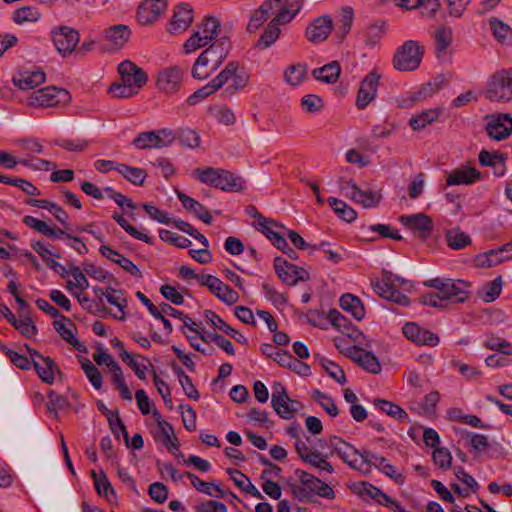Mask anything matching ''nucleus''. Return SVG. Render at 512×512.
<instances>
[{
    "instance_id": "f8f14e48",
    "label": "nucleus",
    "mask_w": 512,
    "mask_h": 512,
    "mask_svg": "<svg viewBox=\"0 0 512 512\" xmlns=\"http://www.w3.org/2000/svg\"><path fill=\"white\" fill-rule=\"evenodd\" d=\"M201 285L207 287L211 293L227 305H232L239 300L238 293L216 276L204 275L201 277Z\"/></svg>"
},
{
    "instance_id": "412c9836",
    "label": "nucleus",
    "mask_w": 512,
    "mask_h": 512,
    "mask_svg": "<svg viewBox=\"0 0 512 512\" xmlns=\"http://www.w3.org/2000/svg\"><path fill=\"white\" fill-rule=\"evenodd\" d=\"M442 86L443 80L434 79L433 81H429L421 85L418 90L411 92L409 96L401 102L400 106L409 108L418 102L425 101L440 91Z\"/></svg>"
},
{
    "instance_id": "ea45409f",
    "label": "nucleus",
    "mask_w": 512,
    "mask_h": 512,
    "mask_svg": "<svg viewBox=\"0 0 512 512\" xmlns=\"http://www.w3.org/2000/svg\"><path fill=\"white\" fill-rule=\"evenodd\" d=\"M341 308L350 313L357 321H361L365 317V309L361 300L352 295L344 294L340 297Z\"/></svg>"
},
{
    "instance_id": "603ef678",
    "label": "nucleus",
    "mask_w": 512,
    "mask_h": 512,
    "mask_svg": "<svg viewBox=\"0 0 512 512\" xmlns=\"http://www.w3.org/2000/svg\"><path fill=\"white\" fill-rule=\"evenodd\" d=\"M91 476L94 480L95 489L100 496H105L109 501L111 500L109 495L116 498L114 488L103 471H101L99 477L95 471H92Z\"/></svg>"
},
{
    "instance_id": "f03ea898",
    "label": "nucleus",
    "mask_w": 512,
    "mask_h": 512,
    "mask_svg": "<svg viewBox=\"0 0 512 512\" xmlns=\"http://www.w3.org/2000/svg\"><path fill=\"white\" fill-rule=\"evenodd\" d=\"M192 175L200 182L222 191L240 192L244 189V179L225 169L213 167L196 168L193 170Z\"/></svg>"
},
{
    "instance_id": "e433bc0d",
    "label": "nucleus",
    "mask_w": 512,
    "mask_h": 512,
    "mask_svg": "<svg viewBox=\"0 0 512 512\" xmlns=\"http://www.w3.org/2000/svg\"><path fill=\"white\" fill-rule=\"evenodd\" d=\"M26 203L32 207L48 210L53 216L59 221L65 228L69 229L70 225L68 222L69 216L66 211L58 204L48 201L30 198Z\"/></svg>"
},
{
    "instance_id": "dca6fc26",
    "label": "nucleus",
    "mask_w": 512,
    "mask_h": 512,
    "mask_svg": "<svg viewBox=\"0 0 512 512\" xmlns=\"http://www.w3.org/2000/svg\"><path fill=\"white\" fill-rule=\"evenodd\" d=\"M345 355L369 373L379 374L381 372L379 359L372 352L352 346L347 349Z\"/></svg>"
},
{
    "instance_id": "b1692460",
    "label": "nucleus",
    "mask_w": 512,
    "mask_h": 512,
    "mask_svg": "<svg viewBox=\"0 0 512 512\" xmlns=\"http://www.w3.org/2000/svg\"><path fill=\"white\" fill-rule=\"evenodd\" d=\"M340 443H343L347 448H349L354 456H359L360 460L358 462L357 470L367 474L370 473L371 466L375 468H379L383 462H385V457L378 455L370 450L359 451L350 443L344 441L343 439H339Z\"/></svg>"
},
{
    "instance_id": "4be33fe9",
    "label": "nucleus",
    "mask_w": 512,
    "mask_h": 512,
    "mask_svg": "<svg viewBox=\"0 0 512 512\" xmlns=\"http://www.w3.org/2000/svg\"><path fill=\"white\" fill-rule=\"evenodd\" d=\"M486 131L490 138L497 141L506 139L512 133V118L509 114H500L491 117L486 125Z\"/></svg>"
},
{
    "instance_id": "473e14b6",
    "label": "nucleus",
    "mask_w": 512,
    "mask_h": 512,
    "mask_svg": "<svg viewBox=\"0 0 512 512\" xmlns=\"http://www.w3.org/2000/svg\"><path fill=\"white\" fill-rule=\"evenodd\" d=\"M176 194L178 200L181 202V204L186 210L193 213L195 217H197L204 223H212V216L210 215L209 211L203 204H201L200 202L196 201L195 199L191 198L190 196L186 195L181 191H177Z\"/></svg>"
},
{
    "instance_id": "de8ad7c7",
    "label": "nucleus",
    "mask_w": 512,
    "mask_h": 512,
    "mask_svg": "<svg viewBox=\"0 0 512 512\" xmlns=\"http://www.w3.org/2000/svg\"><path fill=\"white\" fill-rule=\"evenodd\" d=\"M281 34L280 27H277L274 23L269 22L258 41L255 44V48L260 50L271 47L279 38Z\"/></svg>"
},
{
    "instance_id": "aec40b11",
    "label": "nucleus",
    "mask_w": 512,
    "mask_h": 512,
    "mask_svg": "<svg viewBox=\"0 0 512 512\" xmlns=\"http://www.w3.org/2000/svg\"><path fill=\"white\" fill-rule=\"evenodd\" d=\"M193 22V9L187 3L175 7L174 14L168 25V32L171 34L181 33Z\"/></svg>"
},
{
    "instance_id": "2f4dec72",
    "label": "nucleus",
    "mask_w": 512,
    "mask_h": 512,
    "mask_svg": "<svg viewBox=\"0 0 512 512\" xmlns=\"http://www.w3.org/2000/svg\"><path fill=\"white\" fill-rule=\"evenodd\" d=\"M205 318L215 329L223 331L225 334L231 336L238 343L248 345L247 338L236 329L228 325L219 315L212 310L204 311Z\"/></svg>"
},
{
    "instance_id": "c756f323",
    "label": "nucleus",
    "mask_w": 512,
    "mask_h": 512,
    "mask_svg": "<svg viewBox=\"0 0 512 512\" xmlns=\"http://www.w3.org/2000/svg\"><path fill=\"white\" fill-rule=\"evenodd\" d=\"M328 318L332 326H334L337 330L342 332L344 335L348 336L354 341H357L362 333L355 327L350 320H348L344 315H342L339 311L332 309L328 313Z\"/></svg>"
},
{
    "instance_id": "6e6d98bb",
    "label": "nucleus",
    "mask_w": 512,
    "mask_h": 512,
    "mask_svg": "<svg viewBox=\"0 0 512 512\" xmlns=\"http://www.w3.org/2000/svg\"><path fill=\"white\" fill-rule=\"evenodd\" d=\"M375 405L384 413L400 422H406V420H408V414L400 406L390 401L378 399L375 400Z\"/></svg>"
},
{
    "instance_id": "4c0bfd02",
    "label": "nucleus",
    "mask_w": 512,
    "mask_h": 512,
    "mask_svg": "<svg viewBox=\"0 0 512 512\" xmlns=\"http://www.w3.org/2000/svg\"><path fill=\"white\" fill-rule=\"evenodd\" d=\"M341 74V66L338 61H332L320 68L312 71V75L319 81L325 83H335Z\"/></svg>"
},
{
    "instance_id": "e2e57ef3",
    "label": "nucleus",
    "mask_w": 512,
    "mask_h": 512,
    "mask_svg": "<svg viewBox=\"0 0 512 512\" xmlns=\"http://www.w3.org/2000/svg\"><path fill=\"white\" fill-rule=\"evenodd\" d=\"M219 27L220 23L216 18L206 16L198 26L197 30H200L201 36H203L205 40L211 42V40L216 37Z\"/></svg>"
},
{
    "instance_id": "7c9ffc66",
    "label": "nucleus",
    "mask_w": 512,
    "mask_h": 512,
    "mask_svg": "<svg viewBox=\"0 0 512 512\" xmlns=\"http://www.w3.org/2000/svg\"><path fill=\"white\" fill-rule=\"evenodd\" d=\"M301 9L302 1L295 0L287 4L286 0H280L279 7L274 12L275 16L270 22L274 23L277 27L289 23Z\"/></svg>"
},
{
    "instance_id": "393cba45",
    "label": "nucleus",
    "mask_w": 512,
    "mask_h": 512,
    "mask_svg": "<svg viewBox=\"0 0 512 512\" xmlns=\"http://www.w3.org/2000/svg\"><path fill=\"white\" fill-rule=\"evenodd\" d=\"M256 224L257 229L262 232L276 248L286 247L285 237L274 230V228L286 229L284 225L279 224L273 219L265 218L263 215H259V220Z\"/></svg>"
},
{
    "instance_id": "f704fd0d",
    "label": "nucleus",
    "mask_w": 512,
    "mask_h": 512,
    "mask_svg": "<svg viewBox=\"0 0 512 512\" xmlns=\"http://www.w3.org/2000/svg\"><path fill=\"white\" fill-rule=\"evenodd\" d=\"M22 221L29 228L36 230L38 233L48 238L60 239L64 237L66 239V235L68 234L66 231L62 229H55L49 226L45 221L30 215L24 216Z\"/></svg>"
},
{
    "instance_id": "bb28decb",
    "label": "nucleus",
    "mask_w": 512,
    "mask_h": 512,
    "mask_svg": "<svg viewBox=\"0 0 512 512\" xmlns=\"http://www.w3.org/2000/svg\"><path fill=\"white\" fill-rule=\"evenodd\" d=\"M271 405L277 415L285 420L294 418L302 407L301 402L292 400L289 396L285 399L283 397H276L275 395L271 397Z\"/></svg>"
},
{
    "instance_id": "49530a36",
    "label": "nucleus",
    "mask_w": 512,
    "mask_h": 512,
    "mask_svg": "<svg viewBox=\"0 0 512 512\" xmlns=\"http://www.w3.org/2000/svg\"><path fill=\"white\" fill-rule=\"evenodd\" d=\"M118 173L122 175L128 182L136 186H142L147 178V173L144 169L139 167L129 166L127 164H120Z\"/></svg>"
},
{
    "instance_id": "6e6552de",
    "label": "nucleus",
    "mask_w": 512,
    "mask_h": 512,
    "mask_svg": "<svg viewBox=\"0 0 512 512\" xmlns=\"http://www.w3.org/2000/svg\"><path fill=\"white\" fill-rule=\"evenodd\" d=\"M51 34L56 50L63 57L70 55L80 40L78 31L68 26H59Z\"/></svg>"
},
{
    "instance_id": "774afa93",
    "label": "nucleus",
    "mask_w": 512,
    "mask_h": 512,
    "mask_svg": "<svg viewBox=\"0 0 512 512\" xmlns=\"http://www.w3.org/2000/svg\"><path fill=\"white\" fill-rule=\"evenodd\" d=\"M53 325L55 330L67 343L75 337L76 327L69 318L63 316L61 320L54 321Z\"/></svg>"
},
{
    "instance_id": "3c124183",
    "label": "nucleus",
    "mask_w": 512,
    "mask_h": 512,
    "mask_svg": "<svg viewBox=\"0 0 512 512\" xmlns=\"http://www.w3.org/2000/svg\"><path fill=\"white\" fill-rule=\"evenodd\" d=\"M435 47L437 57L440 58L446 53L452 42V30L448 27H441L435 32Z\"/></svg>"
},
{
    "instance_id": "338daca9",
    "label": "nucleus",
    "mask_w": 512,
    "mask_h": 512,
    "mask_svg": "<svg viewBox=\"0 0 512 512\" xmlns=\"http://www.w3.org/2000/svg\"><path fill=\"white\" fill-rule=\"evenodd\" d=\"M305 74H306V67L304 65L294 64V65L289 66L285 70L284 78L288 84H290L292 86H297L303 81Z\"/></svg>"
},
{
    "instance_id": "5fc2aeb1",
    "label": "nucleus",
    "mask_w": 512,
    "mask_h": 512,
    "mask_svg": "<svg viewBox=\"0 0 512 512\" xmlns=\"http://www.w3.org/2000/svg\"><path fill=\"white\" fill-rule=\"evenodd\" d=\"M81 368L83 369L86 377L89 379L91 385L100 390L102 387L103 377L99 369L87 358L80 359Z\"/></svg>"
},
{
    "instance_id": "72a5a7b5",
    "label": "nucleus",
    "mask_w": 512,
    "mask_h": 512,
    "mask_svg": "<svg viewBox=\"0 0 512 512\" xmlns=\"http://www.w3.org/2000/svg\"><path fill=\"white\" fill-rule=\"evenodd\" d=\"M46 80L45 73L40 70L20 72L17 76L13 77V83L21 90L34 89L41 85Z\"/></svg>"
},
{
    "instance_id": "5701e85b",
    "label": "nucleus",
    "mask_w": 512,
    "mask_h": 512,
    "mask_svg": "<svg viewBox=\"0 0 512 512\" xmlns=\"http://www.w3.org/2000/svg\"><path fill=\"white\" fill-rule=\"evenodd\" d=\"M280 0H266L256 9L247 24V31L255 33L276 11Z\"/></svg>"
},
{
    "instance_id": "a18cd8bd",
    "label": "nucleus",
    "mask_w": 512,
    "mask_h": 512,
    "mask_svg": "<svg viewBox=\"0 0 512 512\" xmlns=\"http://www.w3.org/2000/svg\"><path fill=\"white\" fill-rule=\"evenodd\" d=\"M171 367L174 373L177 375L179 383L185 395L192 400H198L200 395L196 387L193 385L191 378L183 371V369L177 363H172Z\"/></svg>"
},
{
    "instance_id": "c03bdc74",
    "label": "nucleus",
    "mask_w": 512,
    "mask_h": 512,
    "mask_svg": "<svg viewBox=\"0 0 512 512\" xmlns=\"http://www.w3.org/2000/svg\"><path fill=\"white\" fill-rule=\"evenodd\" d=\"M502 277L498 276L494 280L486 282L478 291V296L486 303L495 301L502 291Z\"/></svg>"
},
{
    "instance_id": "58836bf2",
    "label": "nucleus",
    "mask_w": 512,
    "mask_h": 512,
    "mask_svg": "<svg viewBox=\"0 0 512 512\" xmlns=\"http://www.w3.org/2000/svg\"><path fill=\"white\" fill-rule=\"evenodd\" d=\"M33 366L41 380L47 384H52L55 379V372H60L56 363L49 356L43 358L41 363L34 360Z\"/></svg>"
},
{
    "instance_id": "f3484780",
    "label": "nucleus",
    "mask_w": 512,
    "mask_h": 512,
    "mask_svg": "<svg viewBox=\"0 0 512 512\" xmlns=\"http://www.w3.org/2000/svg\"><path fill=\"white\" fill-rule=\"evenodd\" d=\"M166 0H144L137 10V20L142 25H149L158 20L166 10Z\"/></svg>"
},
{
    "instance_id": "2eb2a0df",
    "label": "nucleus",
    "mask_w": 512,
    "mask_h": 512,
    "mask_svg": "<svg viewBox=\"0 0 512 512\" xmlns=\"http://www.w3.org/2000/svg\"><path fill=\"white\" fill-rule=\"evenodd\" d=\"M183 75L184 69L178 66L164 69L158 74L157 87L166 94L176 93L181 86Z\"/></svg>"
},
{
    "instance_id": "a878e982",
    "label": "nucleus",
    "mask_w": 512,
    "mask_h": 512,
    "mask_svg": "<svg viewBox=\"0 0 512 512\" xmlns=\"http://www.w3.org/2000/svg\"><path fill=\"white\" fill-rule=\"evenodd\" d=\"M481 178V174L474 167L462 166L452 170L447 178L446 184L453 185H470L475 183Z\"/></svg>"
},
{
    "instance_id": "f257e3e1",
    "label": "nucleus",
    "mask_w": 512,
    "mask_h": 512,
    "mask_svg": "<svg viewBox=\"0 0 512 512\" xmlns=\"http://www.w3.org/2000/svg\"><path fill=\"white\" fill-rule=\"evenodd\" d=\"M426 287L433 288L437 292H428L420 297L423 305L445 308L447 303H464L470 295L471 283L461 279L436 277L424 282Z\"/></svg>"
},
{
    "instance_id": "cd10ccee",
    "label": "nucleus",
    "mask_w": 512,
    "mask_h": 512,
    "mask_svg": "<svg viewBox=\"0 0 512 512\" xmlns=\"http://www.w3.org/2000/svg\"><path fill=\"white\" fill-rule=\"evenodd\" d=\"M130 28L124 24L113 25L103 31L104 39L109 42L110 50L120 49L129 40Z\"/></svg>"
},
{
    "instance_id": "37998d69",
    "label": "nucleus",
    "mask_w": 512,
    "mask_h": 512,
    "mask_svg": "<svg viewBox=\"0 0 512 512\" xmlns=\"http://www.w3.org/2000/svg\"><path fill=\"white\" fill-rule=\"evenodd\" d=\"M97 407H98L99 411H101L104 415L107 416L109 426H110L112 433L116 437H118L117 427H119L121 429V434L123 435V437L125 439V443L128 444V432H127V429H126L124 423L122 422L121 418L119 417L118 412L110 411L102 401L98 402Z\"/></svg>"
},
{
    "instance_id": "8fccbe9b",
    "label": "nucleus",
    "mask_w": 512,
    "mask_h": 512,
    "mask_svg": "<svg viewBox=\"0 0 512 512\" xmlns=\"http://www.w3.org/2000/svg\"><path fill=\"white\" fill-rule=\"evenodd\" d=\"M112 218L119 224L121 228H123L130 236L133 238L143 241L149 245L154 243L152 237L147 235L146 233L137 230L134 226H132L122 215L118 213H114Z\"/></svg>"
},
{
    "instance_id": "20e7f679",
    "label": "nucleus",
    "mask_w": 512,
    "mask_h": 512,
    "mask_svg": "<svg viewBox=\"0 0 512 512\" xmlns=\"http://www.w3.org/2000/svg\"><path fill=\"white\" fill-rule=\"evenodd\" d=\"M423 53L424 49L417 41L408 40L397 49L393 66L399 71H413L419 67Z\"/></svg>"
},
{
    "instance_id": "9d476101",
    "label": "nucleus",
    "mask_w": 512,
    "mask_h": 512,
    "mask_svg": "<svg viewBox=\"0 0 512 512\" xmlns=\"http://www.w3.org/2000/svg\"><path fill=\"white\" fill-rule=\"evenodd\" d=\"M399 221L422 240L430 237L434 230L433 220L424 213L402 215L399 217Z\"/></svg>"
},
{
    "instance_id": "13d9d810",
    "label": "nucleus",
    "mask_w": 512,
    "mask_h": 512,
    "mask_svg": "<svg viewBox=\"0 0 512 512\" xmlns=\"http://www.w3.org/2000/svg\"><path fill=\"white\" fill-rule=\"evenodd\" d=\"M385 32V23H373L366 27V29L363 31V38L366 43V45L369 46H375Z\"/></svg>"
},
{
    "instance_id": "864d4df0",
    "label": "nucleus",
    "mask_w": 512,
    "mask_h": 512,
    "mask_svg": "<svg viewBox=\"0 0 512 512\" xmlns=\"http://www.w3.org/2000/svg\"><path fill=\"white\" fill-rule=\"evenodd\" d=\"M507 260L508 259L505 258V254L500 252V247L498 249L489 250L476 257L477 265L481 267L496 266Z\"/></svg>"
},
{
    "instance_id": "0e129e2a",
    "label": "nucleus",
    "mask_w": 512,
    "mask_h": 512,
    "mask_svg": "<svg viewBox=\"0 0 512 512\" xmlns=\"http://www.w3.org/2000/svg\"><path fill=\"white\" fill-rule=\"evenodd\" d=\"M490 29L493 36L502 44L506 43L512 35L511 28L497 18L490 20Z\"/></svg>"
},
{
    "instance_id": "a211bd4d",
    "label": "nucleus",
    "mask_w": 512,
    "mask_h": 512,
    "mask_svg": "<svg viewBox=\"0 0 512 512\" xmlns=\"http://www.w3.org/2000/svg\"><path fill=\"white\" fill-rule=\"evenodd\" d=\"M333 28V21L329 15L314 19L306 28L305 36L311 43H320L327 39Z\"/></svg>"
},
{
    "instance_id": "ddd939ff",
    "label": "nucleus",
    "mask_w": 512,
    "mask_h": 512,
    "mask_svg": "<svg viewBox=\"0 0 512 512\" xmlns=\"http://www.w3.org/2000/svg\"><path fill=\"white\" fill-rule=\"evenodd\" d=\"M379 80L380 75L375 70H372L361 81L356 99L358 109H365L376 97Z\"/></svg>"
},
{
    "instance_id": "79ce46f5",
    "label": "nucleus",
    "mask_w": 512,
    "mask_h": 512,
    "mask_svg": "<svg viewBox=\"0 0 512 512\" xmlns=\"http://www.w3.org/2000/svg\"><path fill=\"white\" fill-rule=\"evenodd\" d=\"M274 269L279 279L286 283L289 286L295 285V280L293 279L295 272V265L289 263L283 257H276L274 259Z\"/></svg>"
},
{
    "instance_id": "39448f33",
    "label": "nucleus",
    "mask_w": 512,
    "mask_h": 512,
    "mask_svg": "<svg viewBox=\"0 0 512 512\" xmlns=\"http://www.w3.org/2000/svg\"><path fill=\"white\" fill-rule=\"evenodd\" d=\"M175 140L176 135L174 131L169 128H163L139 133L134 138L132 144L140 150L160 149L169 147Z\"/></svg>"
},
{
    "instance_id": "052dcab7",
    "label": "nucleus",
    "mask_w": 512,
    "mask_h": 512,
    "mask_svg": "<svg viewBox=\"0 0 512 512\" xmlns=\"http://www.w3.org/2000/svg\"><path fill=\"white\" fill-rule=\"evenodd\" d=\"M354 19V12L351 7H344L341 10V18L338 23L336 35L340 39H344L349 33Z\"/></svg>"
},
{
    "instance_id": "c9c22d12",
    "label": "nucleus",
    "mask_w": 512,
    "mask_h": 512,
    "mask_svg": "<svg viewBox=\"0 0 512 512\" xmlns=\"http://www.w3.org/2000/svg\"><path fill=\"white\" fill-rule=\"evenodd\" d=\"M217 48V46H209L198 56L191 71L194 79L204 80L209 77L211 72H213L212 69L208 70V65L211 62V56L216 54Z\"/></svg>"
},
{
    "instance_id": "6ab92c4d",
    "label": "nucleus",
    "mask_w": 512,
    "mask_h": 512,
    "mask_svg": "<svg viewBox=\"0 0 512 512\" xmlns=\"http://www.w3.org/2000/svg\"><path fill=\"white\" fill-rule=\"evenodd\" d=\"M405 337L417 345L436 346L439 343L437 334L420 327L417 323L408 322L402 328Z\"/></svg>"
},
{
    "instance_id": "4d7b16f0",
    "label": "nucleus",
    "mask_w": 512,
    "mask_h": 512,
    "mask_svg": "<svg viewBox=\"0 0 512 512\" xmlns=\"http://www.w3.org/2000/svg\"><path fill=\"white\" fill-rule=\"evenodd\" d=\"M339 437L337 436H332L330 438V446L333 450V452L337 453V455L345 462L347 463L350 467H352L353 469H357L358 467V456H354L352 451L347 448L346 446L342 447V446H337V443H335L333 440H336L339 442Z\"/></svg>"
},
{
    "instance_id": "680f3d73",
    "label": "nucleus",
    "mask_w": 512,
    "mask_h": 512,
    "mask_svg": "<svg viewBox=\"0 0 512 512\" xmlns=\"http://www.w3.org/2000/svg\"><path fill=\"white\" fill-rule=\"evenodd\" d=\"M176 139L179 140L180 144L188 148H196L200 144L199 134L190 128H180L177 132H174Z\"/></svg>"
},
{
    "instance_id": "423d86ee",
    "label": "nucleus",
    "mask_w": 512,
    "mask_h": 512,
    "mask_svg": "<svg viewBox=\"0 0 512 512\" xmlns=\"http://www.w3.org/2000/svg\"><path fill=\"white\" fill-rule=\"evenodd\" d=\"M71 101V94L64 88L48 86L33 92L29 97V104L35 106H58Z\"/></svg>"
},
{
    "instance_id": "0eeeda50",
    "label": "nucleus",
    "mask_w": 512,
    "mask_h": 512,
    "mask_svg": "<svg viewBox=\"0 0 512 512\" xmlns=\"http://www.w3.org/2000/svg\"><path fill=\"white\" fill-rule=\"evenodd\" d=\"M394 274L390 271L383 270L381 279L373 283L374 291L384 299L397 303L401 306H408L409 298L402 294L397 286L393 284Z\"/></svg>"
},
{
    "instance_id": "a19ab883",
    "label": "nucleus",
    "mask_w": 512,
    "mask_h": 512,
    "mask_svg": "<svg viewBox=\"0 0 512 512\" xmlns=\"http://www.w3.org/2000/svg\"><path fill=\"white\" fill-rule=\"evenodd\" d=\"M441 109H429L413 116L409 120V126L414 131H420L426 128L428 125L436 122L440 116Z\"/></svg>"
},
{
    "instance_id": "09e8293b",
    "label": "nucleus",
    "mask_w": 512,
    "mask_h": 512,
    "mask_svg": "<svg viewBox=\"0 0 512 512\" xmlns=\"http://www.w3.org/2000/svg\"><path fill=\"white\" fill-rule=\"evenodd\" d=\"M327 202L333 208L338 217L344 221L352 222L356 219V211L352 207L348 206L344 201L335 197H329Z\"/></svg>"
},
{
    "instance_id": "9b49d317",
    "label": "nucleus",
    "mask_w": 512,
    "mask_h": 512,
    "mask_svg": "<svg viewBox=\"0 0 512 512\" xmlns=\"http://www.w3.org/2000/svg\"><path fill=\"white\" fill-rule=\"evenodd\" d=\"M295 474L299 478L300 482L311 492L313 497L314 495H317L328 500H333L336 497L333 488L320 478L301 469H296Z\"/></svg>"
},
{
    "instance_id": "69168bd1",
    "label": "nucleus",
    "mask_w": 512,
    "mask_h": 512,
    "mask_svg": "<svg viewBox=\"0 0 512 512\" xmlns=\"http://www.w3.org/2000/svg\"><path fill=\"white\" fill-rule=\"evenodd\" d=\"M447 242L452 249H462L471 243V238L465 232L453 229L447 233Z\"/></svg>"
},
{
    "instance_id": "7ed1b4c3",
    "label": "nucleus",
    "mask_w": 512,
    "mask_h": 512,
    "mask_svg": "<svg viewBox=\"0 0 512 512\" xmlns=\"http://www.w3.org/2000/svg\"><path fill=\"white\" fill-rule=\"evenodd\" d=\"M485 97L492 102L506 103L512 100V68L498 70L490 76Z\"/></svg>"
},
{
    "instance_id": "4468645a",
    "label": "nucleus",
    "mask_w": 512,
    "mask_h": 512,
    "mask_svg": "<svg viewBox=\"0 0 512 512\" xmlns=\"http://www.w3.org/2000/svg\"><path fill=\"white\" fill-rule=\"evenodd\" d=\"M118 72L124 83L130 84L135 90H139L148 80L147 73L130 60H124L118 65Z\"/></svg>"
},
{
    "instance_id": "c85d7f7f",
    "label": "nucleus",
    "mask_w": 512,
    "mask_h": 512,
    "mask_svg": "<svg viewBox=\"0 0 512 512\" xmlns=\"http://www.w3.org/2000/svg\"><path fill=\"white\" fill-rule=\"evenodd\" d=\"M99 252L102 254V256L118 264L123 270L130 273L132 276L136 278L142 277L141 270L131 260L124 257L114 249L106 245H101L99 248Z\"/></svg>"
},
{
    "instance_id": "1a4fd4ad",
    "label": "nucleus",
    "mask_w": 512,
    "mask_h": 512,
    "mask_svg": "<svg viewBox=\"0 0 512 512\" xmlns=\"http://www.w3.org/2000/svg\"><path fill=\"white\" fill-rule=\"evenodd\" d=\"M295 450L303 462L321 471H326L329 474L334 473L333 466L327 461L328 455H323L318 451L311 450L308 444L303 440H296Z\"/></svg>"
},
{
    "instance_id": "bf43d9fd",
    "label": "nucleus",
    "mask_w": 512,
    "mask_h": 512,
    "mask_svg": "<svg viewBox=\"0 0 512 512\" xmlns=\"http://www.w3.org/2000/svg\"><path fill=\"white\" fill-rule=\"evenodd\" d=\"M237 70L238 63L234 61L229 62L225 68L210 81V83L213 85L216 91H218L235 75Z\"/></svg>"
}]
</instances>
